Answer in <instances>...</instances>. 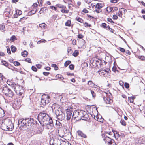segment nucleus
Listing matches in <instances>:
<instances>
[{
	"instance_id": "obj_1",
	"label": "nucleus",
	"mask_w": 145,
	"mask_h": 145,
	"mask_svg": "<svg viewBox=\"0 0 145 145\" xmlns=\"http://www.w3.org/2000/svg\"><path fill=\"white\" fill-rule=\"evenodd\" d=\"M39 121L43 126H46L48 129H52L54 124L52 118L45 112H40L38 116Z\"/></svg>"
},
{
	"instance_id": "obj_2",
	"label": "nucleus",
	"mask_w": 145,
	"mask_h": 145,
	"mask_svg": "<svg viewBox=\"0 0 145 145\" xmlns=\"http://www.w3.org/2000/svg\"><path fill=\"white\" fill-rule=\"evenodd\" d=\"M57 105L55 104L53 105L52 107L53 112H55V114L56 115V117L58 120H63L65 117V113H63L60 108H56L55 106H57Z\"/></svg>"
},
{
	"instance_id": "obj_3",
	"label": "nucleus",
	"mask_w": 145,
	"mask_h": 145,
	"mask_svg": "<svg viewBox=\"0 0 145 145\" xmlns=\"http://www.w3.org/2000/svg\"><path fill=\"white\" fill-rule=\"evenodd\" d=\"M11 86L17 95H21L24 93L23 87L17 84L12 83L11 84Z\"/></svg>"
},
{
	"instance_id": "obj_4",
	"label": "nucleus",
	"mask_w": 145,
	"mask_h": 145,
	"mask_svg": "<svg viewBox=\"0 0 145 145\" xmlns=\"http://www.w3.org/2000/svg\"><path fill=\"white\" fill-rule=\"evenodd\" d=\"M103 140L107 145H116V144L113 139H111L105 134L102 135Z\"/></svg>"
},
{
	"instance_id": "obj_5",
	"label": "nucleus",
	"mask_w": 145,
	"mask_h": 145,
	"mask_svg": "<svg viewBox=\"0 0 145 145\" xmlns=\"http://www.w3.org/2000/svg\"><path fill=\"white\" fill-rule=\"evenodd\" d=\"M50 100L49 97L44 95L42 96L40 101V105L42 107H44L46 104L48 103Z\"/></svg>"
},
{
	"instance_id": "obj_6",
	"label": "nucleus",
	"mask_w": 145,
	"mask_h": 145,
	"mask_svg": "<svg viewBox=\"0 0 145 145\" xmlns=\"http://www.w3.org/2000/svg\"><path fill=\"white\" fill-rule=\"evenodd\" d=\"M52 138L54 141V144L61 145V140L60 139L61 137L57 134H54L52 136Z\"/></svg>"
},
{
	"instance_id": "obj_7",
	"label": "nucleus",
	"mask_w": 145,
	"mask_h": 145,
	"mask_svg": "<svg viewBox=\"0 0 145 145\" xmlns=\"http://www.w3.org/2000/svg\"><path fill=\"white\" fill-rule=\"evenodd\" d=\"M25 122V125L26 126L32 127L34 125L33 123L34 120L33 119L31 118H28L24 119Z\"/></svg>"
},
{
	"instance_id": "obj_8",
	"label": "nucleus",
	"mask_w": 145,
	"mask_h": 145,
	"mask_svg": "<svg viewBox=\"0 0 145 145\" xmlns=\"http://www.w3.org/2000/svg\"><path fill=\"white\" fill-rule=\"evenodd\" d=\"M104 5L102 3H98L95 6V11H96L97 13H99L102 12L101 8L103 7Z\"/></svg>"
},
{
	"instance_id": "obj_9",
	"label": "nucleus",
	"mask_w": 145,
	"mask_h": 145,
	"mask_svg": "<svg viewBox=\"0 0 145 145\" xmlns=\"http://www.w3.org/2000/svg\"><path fill=\"white\" fill-rule=\"evenodd\" d=\"M86 112L82 110H79L78 111H75L74 112L73 114V116L74 115H76L77 116L79 117L80 119L82 118V117L84 115V112Z\"/></svg>"
},
{
	"instance_id": "obj_10",
	"label": "nucleus",
	"mask_w": 145,
	"mask_h": 145,
	"mask_svg": "<svg viewBox=\"0 0 145 145\" xmlns=\"http://www.w3.org/2000/svg\"><path fill=\"white\" fill-rule=\"evenodd\" d=\"M7 94H6L5 95H6L7 98L10 101H12L13 100L12 97L13 96L14 93L12 91L9 89Z\"/></svg>"
},
{
	"instance_id": "obj_11",
	"label": "nucleus",
	"mask_w": 145,
	"mask_h": 145,
	"mask_svg": "<svg viewBox=\"0 0 145 145\" xmlns=\"http://www.w3.org/2000/svg\"><path fill=\"white\" fill-rule=\"evenodd\" d=\"M28 128V130L26 132V134L27 136L29 137H31L34 134H35V131L33 129Z\"/></svg>"
},
{
	"instance_id": "obj_12",
	"label": "nucleus",
	"mask_w": 145,
	"mask_h": 145,
	"mask_svg": "<svg viewBox=\"0 0 145 145\" xmlns=\"http://www.w3.org/2000/svg\"><path fill=\"white\" fill-rule=\"evenodd\" d=\"M127 10L124 8H121L119 9V11L118 12L116 13V14L120 17H122L123 13H125Z\"/></svg>"
},
{
	"instance_id": "obj_13",
	"label": "nucleus",
	"mask_w": 145,
	"mask_h": 145,
	"mask_svg": "<svg viewBox=\"0 0 145 145\" xmlns=\"http://www.w3.org/2000/svg\"><path fill=\"white\" fill-rule=\"evenodd\" d=\"M24 119L22 120V119H20L18 120V124L20 127H23L25 126V122L24 121Z\"/></svg>"
},
{
	"instance_id": "obj_14",
	"label": "nucleus",
	"mask_w": 145,
	"mask_h": 145,
	"mask_svg": "<svg viewBox=\"0 0 145 145\" xmlns=\"http://www.w3.org/2000/svg\"><path fill=\"white\" fill-rule=\"evenodd\" d=\"M109 70L108 71H107V70H105L102 71L101 69H100L97 72V73L99 74L100 76H105L106 75V73H108Z\"/></svg>"
},
{
	"instance_id": "obj_15",
	"label": "nucleus",
	"mask_w": 145,
	"mask_h": 145,
	"mask_svg": "<svg viewBox=\"0 0 145 145\" xmlns=\"http://www.w3.org/2000/svg\"><path fill=\"white\" fill-rule=\"evenodd\" d=\"M44 130L43 127H39L35 131V134H41Z\"/></svg>"
},
{
	"instance_id": "obj_16",
	"label": "nucleus",
	"mask_w": 145,
	"mask_h": 145,
	"mask_svg": "<svg viewBox=\"0 0 145 145\" xmlns=\"http://www.w3.org/2000/svg\"><path fill=\"white\" fill-rule=\"evenodd\" d=\"M72 111L69 110H68L67 111V120H69L70 119L72 116Z\"/></svg>"
},
{
	"instance_id": "obj_17",
	"label": "nucleus",
	"mask_w": 145,
	"mask_h": 145,
	"mask_svg": "<svg viewBox=\"0 0 145 145\" xmlns=\"http://www.w3.org/2000/svg\"><path fill=\"white\" fill-rule=\"evenodd\" d=\"M78 135L82 137L86 138L87 137L86 135L84 134L82 131L80 130H78L77 131Z\"/></svg>"
},
{
	"instance_id": "obj_18",
	"label": "nucleus",
	"mask_w": 145,
	"mask_h": 145,
	"mask_svg": "<svg viewBox=\"0 0 145 145\" xmlns=\"http://www.w3.org/2000/svg\"><path fill=\"white\" fill-rule=\"evenodd\" d=\"M103 99L105 101L107 104H110L112 102V100L109 97L107 98L106 97H104L103 98Z\"/></svg>"
},
{
	"instance_id": "obj_19",
	"label": "nucleus",
	"mask_w": 145,
	"mask_h": 145,
	"mask_svg": "<svg viewBox=\"0 0 145 145\" xmlns=\"http://www.w3.org/2000/svg\"><path fill=\"white\" fill-rule=\"evenodd\" d=\"M9 89L7 86H5L3 88L2 91L5 95L6 94H7V93Z\"/></svg>"
},
{
	"instance_id": "obj_20",
	"label": "nucleus",
	"mask_w": 145,
	"mask_h": 145,
	"mask_svg": "<svg viewBox=\"0 0 145 145\" xmlns=\"http://www.w3.org/2000/svg\"><path fill=\"white\" fill-rule=\"evenodd\" d=\"M84 115L82 117V118L81 119H82L83 120H88L89 117V116L88 114L86 113V112H84Z\"/></svg>"
},
{
	"instance_id": "obj_21",
	"label": "nucleus",
	"mask_w": 145,
	"mask_h": 145,
	"mask_svg": "<svg viewBox=\"0 0 145 145\" xmlns=\"http://www.w3.org/2000/svg\"><path fill=\"white\" fill-rule=\"evenodd\" d=\"M89 86L91 87H94L95 85V84L92 82V81L89 80L88 81V84Z\"/></svg>"
},
{
	"instance_id": "obj_22",
	"label": "nucleus",
	"mask_w": 145,
	"mask_h": 145,
	"mask_svg": "<svg viewBox=\"0 0 145 145\" xmlns=\"http://www.w3.org/2000/svg\"><path fill=\"white\" fill-rule=\"evenodd\" d=\"M0 30L2 32H4L5 31V26L4 25H0Z\"/></svg>"
},
{
	"instance_id": "obj_23",
	"label": "nucleus",
	"mask_w": 145,
	"mask_h": 145,
	"mask_svg": "<svg viewBox=\"0 0 145 145\" xmlns=\"http://www.w3.org/2000/svg\"><path fill=\"white\" fill-rule=\"evenodd\" d=\"M5 115V113L4 110L1 108L0 110V117H3Z\"/></svg>"
},
{
	"instance_id": "obj_24",
	"label": "nucleus",
	"mask_w": 145,
	"mask_h": 145,
	"mask_svg": "<svg viewBox=\"0 0 145 145\" xmlns=\"http://www.w3.org/2000/svg\"><path fill=\"white\" fill-rule=\"evenodd\" d=\"M21 54L23 56L25 57L28 54V52L26 50L21 52Z\"/></svg>"
},
{
	"instance_id": "obj_25",
	"label": "nucleus",
	"mask_w": 145,
	"mask_h": 145,
	"mask_svg": "<svg viewBox=\"0 0 145 145\" xmlns=\"http://www.w3.org/2000/svg\"><path fill=\"white\" fill-rule=\"evenodd\" d=\"M46 24L44 23H42L39 24V26L42 29H45V27L46 26Z\"/></svg>"
},
{
	"instance_id": "obj_26",
	"label": "nucleus",
	"mask_w": 145,
	"mask_h": 145,
	"mask_svg": "<svg viewBox=\"0 0 145 145\" xmlns=\"http://www.w3.org/2000/svg\"><path fill=\"white\" fill-rule=\"evenodd\" d=\"M56 125L58 127H61L62 126V124L58 121L56 120Z\"/></svg>"
},
{
	"instance_id": "obj_27",
	"label": "nucleus",
	"mask_w": 145,
	"mask_h": 145,
	"mask_svg": "<svg viewBox=\"0 0 145 145\" xmlns=\"http://www.w3.org/2000/svg\"><path fill=\"white\" fill-rule=\"evenodd\" d=\"M11 126L7 125L6 126V129H2L5 130V131L8 130L9 131H11L12 130V127H10Z\"/></svg>"
},
{
	"instance_id": "obj_28",
	"label": "nucleus",
	"mask_w": 145,
	"mask_h": 145,
	"mask_svg": "<svg viewBox=\"0 0 145 145\" xmlns=\"http://www.w3.org/2000/svg\"><path fill=\"white\" fill-rule=\"evenodd\" d=\"M56 6L59 8H64L65 9H66V7L65 6H64L63 5H62L60 4H57L56 5Z\"/></svg>"
},
{
	"instance_id": "obj_29",
	"label": "nucleus",
	"mask_w": 145,
	"mask_h": 145,
	"mask_svg": "<svg viewBox=\"0 0 145 145\" xmlns=\"http://www.w3.org/2000/svg\"><path fill=\"white\" fill-rule=\"evenodd\" d=\"M47 8H42L39 12V13L41 14L42 13L45 12L46 10H47Z\"/></svg>"
},
{
	"instance_id": "obj_30",
	"label": "nucleus",
	"mask_w": 145,
	"mask_h": 145,
	"mask_svg": "<svg viewBox=\"0 0 145 145\" xmlns=\"http://www.w3.org/2000/svg\"><path fill=\"white\" fill-rule=\"evenodd\" d=\"M17 39L16 38V37L14 35L12 36L11 37L10 40L12 42H14L15 40H16Z\"/></svg>"
},
{
	"instance_id": "obj_31",
	"label": "nucleus",
	"mask_w": 145,
	"mask_h": 145,
	"mask_svg": "<svg viewBox=\"0 0 145 145\" xmlns=\"http://www.w3.org/2000/svg\"><path fill=\"white\" fill-rule=\"evenodd\" d=\"M61 12L63 13H67L69 11L68 10H67L66 9L62 8L61 10Z\"/></svg>"
},
{
	"instance_id": "obj_32",
	"label": "nucleus",
	"mask_w": 145,
	"mask_h": 145,
	"mask_svg": "<svg viewBox=\"0 0 145 145\" xmlns=\"http://www.w3.org/2000/svg\"><path fill=\"white\" fill-rule=\"evenodd\" d=\"M112 10V8L110 7H107L106 8V11L108 12H110Z\"/></svg>"
},
{
	"instance_id": "obj_33",
	"label": "nucleus",
	"mask_w": 145,
	"mask_h": 145,
	"mask_svg": "<svg viewBox=\"0 0 145 145\" xmlns=\"http://www.w3.org/2000/svg\"><path fill=\"white\" fill-rule=\"evenodd\" d=\"M11 48L12 51L13 52H15L16 50V48L15 46H14L13 45H12L11 46Z\"/></svg>"
},
{
	"instance_id": "obj_34",
	"label": "nucleus",
	"mask_w": 145,
	"mask_h": 145,
	"mask_svg": "<svg viewBox=\"0 0 145 145\" xmlns=\"http://www.w3.org/2000/svg\"><path fill=\"white\" fill-rule=\"evenodd\" d=\"M135 98V97H129L128 99L130 101V103H133V102L134 99Z\"/></svg>"
},
{
	"instance_id": "obj_35",
	"label": "nucleus",
	"mask_w": 145,
	"mask_h": 145,
	"mask_svg": "<svg viewBox=\"0 0 145 145\" xmlns=\"http://www.w3.org/2000/svg\"><path fill=\"white\" fill-rule=\"evenodd\" d=\"M120 123L123 126H126V124L125 121L121 119L120 121Z\"/></svg>"
},
{
	"instance_id": "obj_36",
	"label": "nucleus",
	"mask_w": 145,
	"mask_h": 145,
	"mask_svg": "<svg viewBox=\"0 0 145 145\" xmlns=\"http://www.w3.org/2000/svg\"><path fill=\"white\" fill-rule=\"evenodd\" d=\"M71 24V21L70 20H68L65 23V25L66 26H70Z\"/></svg>"
},
{
	"instance_id": "obj_37",
	"label": "nucleus",
	"mask_w": 145,
	"mask_h": 145,
	"mask_svg": "<svg viewBox=\"0 0 145 145\" xmlns=\"http://www.w3.org/2000/svg\"><path fill=\"white\" fill-rule=\"evenodd\" d=\"M78 53L79 52H78V50H75L74 52H73V55L75 57H76L78 56Z\"/></svg>"
},
{
	"instance_id": "obj_38",
	"label": "nucleus",
	"mask_w": 145,
	"mask_h": 145,
	"mask_svg": "<svg viewBox=\"0 0 145 145\" xmlns=\"http://www.w3.org/2000/svg\"><path fill=\"white\" fill-rule=\"evenodd\" d=\"M2 63L3 65L5 66L6 67H8V63H7L5 61H2Z\"/></svg>"
},
{
	"instance_id": "obj_39",
	"label": "nucleus",
	"mask_w": 145,
	"mask_h": 145,
	"mask_svg": "<svg viewBox=\"0 0 145 145\" xmlns=\"http://www.w3.org/2000/svg\"><path fill=\"white\" fill-rule=\"evenodd\" d=\"M76 20L79 22L82 23L83 21V20L79 17H77L76 18Z\"/></svg>"
},
{
	"instance_id": "obj_40",
	"label": "nucleus",
	"mask_w": 145,
	"mask_h": 145,
	"mask_svg": "<svg viewBox=\"0 0 145 145\" xmlns=\"http://www.w3.org/2000/svg\"><path fill=\"white\" fill-rule=\"evenodd\" d=\"M71 63V61H66L64 63V66L66 67Z\"/></svg>"
},
{
	"instance_id": "obj_41",
	"label": "nucleus",
	"mask_w": 145,
	"mask_h": 145,
	"mask_svg": "<svg viewBox=\"0 0 145 145\" xmlns=\"http://www.w3.org/2000/svg\"><path fill=\"white\" fill-rule=\"evenodd\" d=\"M56 77L57 78L60 79L61 80H63L64 79L63 77L61 76V75H57L56 76Z\"/></svg>"
},
{
	"instance_id": "obj_42",
	"label": "nucleus",
	"mask_w": 145,
	"mask_h": 145,
	"mask_svg": "<svg viewBox=\"0 0 145 145\" xmlns=\"http://www.w3.org/2000/svg\"><path fill=\"white\" fill-rule=\"evenodd\" d=\"M16 13L17 14L20 15L22 14V12L21 11L19 10H17L16 11Z\"/></svg>"
},
{
	"instance_id": "obj_43",
	"label": "nucleus",
	"mask_w": 145,
	"mask_h": 145,
	"mask_svg": "<svg viewBox=\"0 0 145 145\" xmlns=\"http://www.w3.org/2000/svg\"><path fill=\"white\" fill-rule=\"evenodd\" d=\"M138 58L142 60H145V57L143 56H139L138 57Z\"/></svg>"
},
{
	"instance_id": "obj_44",
	"label": "nucleus",
	"mask_w": 145,
	"mask_h": 145,
	"mask_svg": "<svg viewBox=\"0 0 145 145\" xmlns=\"http://www.w3.org/2000/svg\"><path fill=\"white\" fill-rule=\"evenodd\" d=\"M46 40L44 39H42L40 40V41H38L37 43L38 44H40V43H45L46 42Z\"/></svg>"
},
{
	"instance_id": "obj_45",
	"label": "nucleus",
	"mask_w": 145,
	"mask_h": 145,
	"mask_svg": "<svg viewBox=\"0 0 145 145\" xmlns=\"http://www.w3.org/2000/svg\"><path fill=\"white\" fill-rule=\"evenodd\" d=\"M69 68L71 70H73L74 68V66L72 64H71L69 66Z\"/></svg>"
},
{
	"instance_id": "obj_46",
	"label": "nucleus",
	"mask_w": 145,
	"mask_h": 145,
	"mask_svg": "<svg viewBox=\"0 0 145 145\" xmlns=\"http://www.w3.org/2000/svg\"><path fill=\"white\" fill-rule=\"evenodd\" d=\"M14 64L16 66H18L20 65V63L18 61H14L13 62Z\"/></svg>"
},
{
	"instance_id": "obj_47",
	"label": "nucleus",
	"mask_w": 145,
	"mask_h": 145,
	"mask_svg": "<svg viewBox=\"0 0 145 145\" xmlns=\"http://www.w3.org/2000/svg\"><path fill=\"white\" fill-rule=\"evenodd\" d=\"M118 49L120 51H121V52H125V49L119 47Z\"/></svg>"
},
{
	"instance_id": "obj_48",
	"label": "nucleus",
	"mask_w": 145,
	"mask_h": 145,
	"mask_svg": "<svg viewBox=\"0 0 145 145\" xmlns=\"http://www.w3.org/2000/svg\"><path fill=\"white\" fill-rule=\"evenodd\" d=\"M27 19V18L25 17H23L22 18H21L20 20V22H23V21H24L25 20H26Z\"/></svg>"
},
{
	"instance_id": "obj_49",
	"label": "nucleus",
	"mask_w": 145,
	"mask_h": 145,
	"mask_svg": "<svg viewBox=\"0 0 145 145\" xmlns=\"http://www.w3.org/2000/svg\"><path fill=\"white\" fill-rule=\"evenodd\" d=\"M25 61L29 63H31V59L29 58H26L25 59Z\"/></svg>"
},
{
	"instance_id": "obj_50",
	"label": "nucleus",
	"mask_w": 145,
	"mask_h": 145,
	"mask_svg": "<svg viewBox=\"0 0 145 145\" xmlns=\"http://www.w3.org/2000/svg\"><path fill=\"white\" fill-rule=\"evenodd\" d=\"M31 69L33 71L36 72L37 71L36 68L34 66H32L31 67Z\"/></svg>"
},
{
	"instance_id": "obj_51",
	"label": "nucleus",
	"mask_w": 145,
	"mask_h": 145,
	"mask_svg": "<svg viewBox=\"0 0 145 145\" xmlns=\"http://www.w3.org/2000/svg\"><path fill=\"white\" fill-rule=\"evenodd\" d=\"M124 86L127 88H128L129 87V85L127 83H125L124 84Z\"/></svg>"
},
{
	"instance_id": "obj_52",
	"label": "nucleus",
	"mask_w": 145,
	"mask_h": 145,
	"mask_svg": "<svg viewBox=\"0 0 145 145\" xmlns=\"http://www.w3.org/2000/svg\"><path fill=\"white\" fill-rule=\"evenodd\" d=\"M119 0H110V1L112 3H116Z\"/></svg>"
},
{
	"instance_id": "obj_53",
	"label": "nucleus",
	"mask_w": 145,
	"mask_h": 145,
	"mask_svg": "<svg viewBox=\"0 0 145 145\" xmlns=\"http://www.w3.org/2000/svg\"><path fill=\"white\" fill-rule=\"evenodd\" d=\"M84 24L85 27L87 26L90 27L91 26V25L90 24L89 25L88 24L87 22H85V23H84Z\"/></svg>"
},
{
	"instance_id": "obj_54",
	"label": "nucleus",
	"mask_w": 145,
	"mask_h": 145,
	"mask_svg": "<svg viewBox=\"0 0 145 145\" xmlns=\"http://www.w3.org/2000/svg\"><path fill=\"white\" fill-rule=\"evenodd\" d=\"M91 94L92 95L93 97H95V93L94 91H93L91 90Z\"/></svg>"
},
{
	"instance_id": "obj_55",
	"label": "nucleus",
	"mask_w": 145,
	"mask_h": 145,
	"mask_svg": "<svg viewBox=\"0 0 145 145\" xmlns=\"http://www.w3.org/2000/svg\"><path fill=\"white\" fill-rule=\"evenodd\" d=\"M107 20L108 22H111L112 23H114V22L112 21V19H111L110 18H108L107 19Z\"/></svg>"
},
{
	"instance_id": "obj_56",
	"label": "nucleus",
	"mask_w": 145,
	"mask_h": 145,
	"mask_svg": "<svg viewBox=\"0 0 145 145\" xmlns=\"http://www.w3.org/2000/svg\"><path fill=\"white\" fill-rule=\"evenodd\" d=\"M37 9H36L35 10H33L31 11V13L32 14H33L35 13L37 11Z\"/></svg>"
},
{
	"instance_id": "obj_57",
	"label": "nucleus",
	"mask_w": 145,
	"mask_h": 145,
	"mask_svg": "<svg viewBox=\"0 0 145 145\" xmlns=\"http://www.w3.org/2000/svg\"><path fill=\"white\" fill-rule=\"evenodd\" d=\"M78 38L80 39H82L83 38V35L82 34H78Z\"/></svg>"
},
{
	"instance_id": "obj_58",
	"label": "nucleus",
	"mask_w": 145,
	"mask_h": 145,
	"mask_svg": "<svg viewBox=\"0 0 145 145\" xmlns=\"http://www.w3.org/2000/svg\"><path fill=\"white\" fill-rule=\"evenodd\" d=\"M82 12L85 13H88V11L86 8L83 9L82 11Z\"/></svg>"
},
{
	"instance_id": "obj_59",
	"label": "nucleus",
	"mask_w": 145,
	"mask_h": 145,
	"mask_svg": "<svg viewBox=\"0 0 145 145\" xmlns=\"http://www.w3.org/2000/svg\"><path fill=\"white\" fill-rule=\"evenodd\" d=\"M106 24L105 23H103L102 24V27L104 28L106 27Z\"/></svg>"
},
{
	"instance_id": "obj_60",
	"label": "nucleus",
	"mask_w": 145,
	"mask_h": 145,
	"mask_svg": "<svg viewBox=\"0 0 145 145\" xmlns=\"http://www.w3.org/2000/svg\"><path fill=\"white\" fill-rule=\"evenodd\" d=\"M125 53L126 55H130L131 53L129 50H127L126 51H125Z\"/></svg>"
},
{
	"instance_id": "obj_61",
	"label": "nucleus",
	"mask_w": 145,
	"mask_h": 145,
	"mask_svg": "<svg viewBox=\"0 0 145 145\" xmlns=\"http://www.w3.org/2000/svg\"><path fill=\"white\" fill-rule=\"evenodd\" d=\"M36 66L38 68L40 69L42 66L40 64H38L36 65Z\"/></svg>"
},
{
	"instance_id": "obj_62",
	"label": "nucleus",
	"mask_w": 145,
	"mask_h": 145,
	"mask_svg": "<svg viewBox=\"0 0 145 145\" xmlns=\"http://www.w3.org/2000/svg\"><path fill=\"white\" fill-rule=\"evenodd\" d=\"M118 18L117 16L116 15H114L113 16V19L116 20Z\"/></svg>"
},
{
	"instance_id": "obj_63",
	"label": "nucleus",
	"mask_w": 145,
	"mask_h": 145,
	"mask_svg": "<svg viewBox=\"0 0 145 145\" xmlns=\"http://www.w3.org/2000/svg\"><path fill=\"white\" fill-rule=\"evenodd\" d=\"M50 7L51 9H53L55 10H56V8L54 6H50Z\"/></svg>"
},
{
	"instance_id": "obj_64",
	"label": "nucleus",
	"mask_w": 145,
	"mask_h": 145,
	"mask_svg": "<svg viewBox=\"0 0 145 145\" xmlns=\"http://www.w3.org/2000/svg\"><path fill=\"white\" fill-rule=\"evenodd\" d=\"M33 42H30V46L31 48H33L34 47V46H33Z\"/></svg>"
}]
</instances>
